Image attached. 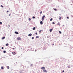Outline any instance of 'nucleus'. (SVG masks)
<instances>
[{"label": "nucleus", "instance_id": "nucleus-1", "mask_svg": "<svg viewBox=\"0 0 73 73\" xmlns=\"http://www.w3.org/2000/svg\"><path fill=\"white\" fill-rule=\"evenodd\" d=\"M45 15H43L42 17V21H44V18L45 17Z\"/></svg>", "mask_w": 73, "mask_h": 73}, {"label": "nucleus", "instance_id": "nucleus-2", "mask_svg": "<svg viewBox=\"0 0 73 73\" xmlns=\"http://www.w3.org/2000/svg\"><path fill=\"white\" fill-rule=\"evenodd\" d=\"M17 40H21V38L20 37H18L17 38Z\"/></svg>", "mask_w": 73, "mask_h": 73}, {"label": "nucleus", "instance_id": "nucleus-3", "mask_svg": "<svg viewBox=\"0 0 73 73\" xmlns=\"http://www.w3.org/2000/svg\"><path fill=\"white\" fill-rule=\"evenodd\" d=\"M41 69H42L43 70H44V69H45V67H41Z\"/></svg>", "mask_w": 73, "mask_h": 73}, {"label": "nucleus", "instance_id": "nucleus-4", "mask_svg": "<svg viewBox=\"0 0 73 73\" xmlns=\"http://www.w3.org/2000/svg\"><path fill=\"white\" fill-rule=\"evenodd\" d=\"M32 35V34H29V35L28 36H31Z\"/></svg>", "mask_w": 73, "mask_h": 73}, {"label": "nucleus", "instance_id": "nucleus-5", "mask_svg": "<svg viewBox=\"0 0 73 73\" xmlns=\"http://www.w3.org/2000/svg\"><path fill=\"white\" fill-rule=\"evenodd\" d=\"M12 54H16V53L14 52H12Z\"/></svg>", "mask_w": 73, "mask_h": 73}, {"label": "nucleus", "instance_id": "nucleus-6", "mask_svg": "<svg viewBox=\"0 0 73 73\" xmlns=\"http://www.w3.org/2000/svg\"><path fill=\"white\" fill-rule=\"evenodd\" d=\"M43 72H46V70H45V69H44L43 70Z\"/></svg>", "mask_w": 73, "mask_h": 73}, {"label": "nucleus", "instance_id": "nucleus-7", "mask_svg": "<svg viewBox=\"0 0 73 73\" xmlns=\"http://www.w3.org/2000/svg\"><path fill=\"white\" fill-rule=\"evenodd\" d=\"M40 24H41L42 25L43 23H42V21H41L40 22Z\"/></svg>", "mask_w": 73, "mask_h": 73}, {"label": "nucleus", "instance_id": "nucleus-8", "mask_svg": "<svg viewBox=\"0 0 73 73\" xmlns=\"http://www.w3.org/2000/svg\"><path fill=\"white\" fill-rule=\"evenodd\" d=\"M35 29H36V27H33V30H35Z\"/></svg>", "mask_w": 73, "mask_h": 73}, {"label": "nucleus", "instance_id": "nucleus-9", "mask_svg": "<svg viewBox=\"0 0 73 73\" xmlns=\"http://www.w3.org/2000/svg\"><path fill=\"white\" fill-rule=\"evenodd\" d=\"M43 31L42 30H41L40 31H39V33H41V32H42Z\"/></svg>", "mask_w": 73, "mask_h": 73}, {"label": "nucleus", "instance_id": "nucleus-10", "mask_svg": "<svg viewBox=\"0 0 73 73\" xmlns=\"http://www.w3.org/2000/svg\"><path fill=\"white\" fill-rule=\"evenodd\" d=\"M15 33L16 34H19V33H18L16 31H15Z\"/></svg>", "mask_w": 73, "mask_h": 73}, {"label": "nucleus", "instance_id": "nucleus-11", "mask_svg": "<svg viewBox=\"0 0 73 73\" xmlns=\"http://www.w3.org/2000/svg\"><path fill=\"white\" fill-rule=\"evenodd\" d=\"M53 29H51L50 30V32H52V30Z\"/></svg>", "mask_w": 73, "mask_h": 73}, {"label": "nucleus", "instance_id": "nucleus-12", "mask_svg": "<svg viewBox=\"0 0 73 73\" xmlns=\"http://www.w3.org/2000/svg\"><path fill=\"white\" fill-rule=\"evenodd\" d=\"M39 38V36H36V38Z\"/></svg>", "mask_w": 73, "mask_h": 73}, {"label": "nucleus", "instance_id": "nucleus-13", "mask_svg": "<svg viewBox=\"0 0 73 73\" xmlns=\"http://www.w3.org/2000/svg\"><path fill=\"white\" fill-rule=\"evenodd\" d=\"M5 38V36L3 37L2 38V40H4Z\"/></svg>", "mask_w": 73, "mask_h": 73}, {"label": "nucleus", "instance_id": "nucleus-14", "mask_svg": "<svg viewBox=\"0 0 73 73\" xmlns=\"http://www.w3.org/2000/svg\"><path fill=\"white\" fill-rule=\"evenodd\" d=\"M42 12V11H41L40 13V15H41Z\"/></svg>", "mask_w": 73, "mask_h": 73}, {"label": "nucleus", "instance_id": "nucleus-15", "mask_svg": "<svg viewBox=\"0 0 73 73\" xmlns=\"http://www.w3.org/2000/svg\"><path fill=\"white\" fill-rule=\"evenodd\" d=\"M52 20H53V18H52L50 19V21H52Z\"/></svg>", "mask_w": 73, "mask_h": 73}, {"label": "nucleus", "instance_id": "nucleus-16", "mask_svg": "<svg viewBox=\"0 0 73 73\" xmlns=\"http://www.w3.org/2000/svg\"><path fill=\"white\" fill-rule=\"evenodd\" d=\"M8 45H9V44H8V43H7L6 44V46H8Z\"/></svg>", "mask_w": 73, "mask_h": 73}, {"label": "nucleus", "instance_id": "nucleus-17", "mask_svg": "<svg viewBox=\"0 0 73 73\" xmlns=\"http://www.w3.org/2000/svg\"><path fill=\"white\" fill-rule=\"evenodd\" d=\"M1 7H2V8H4V6H3V5H1Z\"/></svg>", "mask_w": 73, "mask_h": 73}, {"label": "nucleus", "instance_id": "nucleus-18", "mask_svg": "<svg viewBox=\"0 0 73 73\" xmlns=\"http://www.w3.org/2000/svg\"><path fill=\"white\" fill-rule=\"evenodd\" d=\"M57 25H60V23H58Z\"/></svg>", "mask_w": 73, "mask_h": 73}, {"label": "nucleus", "instance_id": "nucleus-19", "mask_svg": "<svg viewBox=\"0 0 73 73\" xmlns=\"http://www.w3.org/2000/svg\"><path fill=\"white\" fill-rule=\"evenodd\" d=\"M54 11H57V9H54Z\"/></svg>", "mask_w": 73, "mask_h": 73}, {"label": "nucleus", "instance_id": "nucleus-20", "mask_svg": "<svg viewBox=\"0 0 73 73\" xmlns=\"http://www.w3.org/2000/svg\"><path fill=\"white\" fill-rule=\"evenodd\" d=\"M3 53H6V51L5 50H4L3 51Z\"/></svg>", "mask_w": 73, "mask_h": 73}, {"label": "nucleus", "instance_id": "nucleus-21", "mask_svg": "<svg viewBox=\"0 0 73 73\" xmlns=\"http://www.w3.org/2000/svg\"><path fill=\"white\" fill-rule=\"evenodd\" d=\"M7 69H9V66H7Z\"/></svg>", "mask_w": 73, "mask_h": 73}, {"label": "nucleus", "instance_id": "nucleus-22", "mask_svg": "<svg viewBox=\"0 0 73 73\" xmlns=\"http://www.w3.org/2000/svg\"><path fill=\"white\" fill-rule=\"evenodd\" d=\"M59 32L60 34H61V32L60 31H59Z\"/></svg>", "mask_w": 73, "mask_h": 73}, {"label": "nucleus", "instance_id": "nucleus-23", "mask_svg": "<svg viewBox=\"0 0 73 73\" xmlns=\"http://www.w3.org/2000/svg\"><path fill=\"white\" fill-rule=\"evenodd\" d=\"M3 68H3V67L2 66V67H1V69H3Z\"/></svg>", "mask_w": 73, "mask_h": 73}, {"label": "nucleus", "instance_id": "nucleus-24", "mask_svg": "<svg viewBox=\"0 0 73 73\" xmlns=\"http://www.w3.org/2000/svg\"><path fill=\"white\" fill-rule=\"evenodd\" d=\"M29 21H31V18L29 19Z\"/></svg>", "mask_w": 73, "mask_h": 73}, {"label": "nucleus", "instance_id": "nucleus-25", "mask_svg": "<svg viewBox=\"0 0 73 73\" xmlns=\"http://www.w3.org/2000/svg\"><path fill=\"white\" fill-rule=\"evenodd\" d=\"M59 20H61V17H59Z\"/></svg>", "mask_w": 73, "mask_h": 73}, {"label": "nucleus", "instance_id": "nucleus-26", "mask_svg": "<svg viewBox=\"0 0 73 73\" xmlns=\"http://www.w3.org/2000/svg\"><path fill=\"white\" fill-rule=\"evenodd\" d=\"M32 40H33V39H34V37H32Z\"/></svg>", "mask_w": 73, "mask_h": 73}, {"label": "nucleus", "instance_id": "nucleus-27", "mask_svg": "<svg viewBox=\"0 0 73 73\" xmlns=\"http://www.w3.org/2000/svg\"><path fill=\"white\" fill-rule=\"evenodd\" d=\"M53 24H55V23H54V22H52Z\"/></svg>", "mask_w": 73, "mask_h": 73}, {"label": "nucleus", "instance_id": "nucleus-28", "mask_svg": "<svg viewBox=\"0 0 73 73\" xmlns=\"http://www.w3.org/2000/svg\"><path fill=\"white\" fill-rule=\"evenodd\" d=\"M0 24H2V22H0Z\"/></svg>", "mask_w": 73, "mask_h": 73}, {"label": "nucleus", "instance_id": "nucleus-29", "mask_svg": "<svg viewBox=\"0 0 73 73\" xmlns=\"http://www.w3.org/2000/svg\"><path fill=\"white\" fill-rule=\"evenodd\" d=\"M36 35H37V33H35Z\"/></svg>", "mask_w": 73, "mask_h": 73}, {"label": "nucleus", "instance_id": "nucleus-30", "mask_svg": "<svg viewBox=\"0 0 73 73\" xmlns=\"http://www.w3.org/2000/svg\"><path fill=\"white\" fill-rule=\"evenodd\" d=\"M33 19H35V17H33Z\"/></svg>", "mask_w": 73, "mask_h": 73}, {"label": "nucleus", "instance_id": "nucleus-31", "mask_svg": "<svg viewBox=\"0 0 73 73\" xmlns=\"http://www.w3.org/2000/svg\"><path fill=\"white\" fill-rule=\"evenodd\" d=\"M1 49H4V47H2V48H1Z\"/></svg>", "mask_w": 73, "mask_h": 73}, {"label": "nucleus", "instance_id": "nucleus-32", "mask_svg": "<svg viewBox=\"0 0 73 73\" xmlns=\"http://www.w3.org/2000/svg\"><path fill=\"white\" fill-rule=\"evenodd\" d=\"M8 12H9V11H7V13H8Z\"/></svg>", "mask_w": 73, "mask_h": 73}, {"label": "nucleus", "instance_id": "nucleus-33", "mask_svg": "<svg viewBox=\"0 0 73 73\" xmlns=\"http://www.w3.org/2000/svg\"><path fill=\"white\" fill-rule=\"evenodd\" d=\"M67 19H69V17H67Z\"/></svg>", "mask_w": 73, "mask_h": 73}, {"label": "nucleus", "instance_id": "nucleus-34", "mask_svg": "<svg viewBox=\"0 0 73 73\" xmlns=\"http://www.w3.org/2000/svg\"><path fill=\"white\" fill-rule=\"evenodd\" d=\"M68 68H70V66H68Z\"/></svg>", "mask_w": 73, "mask_h": 73}, {"label": "nucleus", "instance_id": "nucleus-35", "mask_svg": "<svg viewBox=\"0 0 73 73\" xmlns=\"http://www.w3.org/2000/svg\"><path fill=\"white\" fill-rule=\"evenodd\" d=\"M12 49H13V50H14L15 49V48H13Z\"/></svg>", "mask_w": 73, "mask_h": 73}, {"label": "nucleus", "instance_id": "nucleus-36", "mask_svg": "<svg viewBox=\"0 0 73 73\" xmlns=\"http://www.w3.org/2000/svg\"><path fill=\"white\" fill-rule=\"evenodd\" d=\"M71 17H73V15H72L71 16Z\"/></svg>", "mask_w": 73, "mask_h": 73}, {"label": "nucleus", "instance_id": "nucleus-37", "mask_svg": "<svg viewBox=\"0 0 73 73\" xmlns=\"http://www.w3.org/2000/svg\"><path fill=\"white\" fill-rule=\"evenodd\" d=\"M62 72H64V70L62 71Z\"/></svg>", "mask_w": 73, "mask_h": 73}, {"label": "nucleus", "instance_id": "nucleus-38", "mask_svg": "<svg viewBox=\"0 0 73 73\" xmlns=\"http://www.w3.org/2000/svg\"><path fill=\"white\" fill-rule=\"evenodd\" d=\"M9 16H11V14H9Z\"/></svg>", "mask_w": 73, "mask_h": 73}, {"label": "nucleus", "instance_id": "nucleus-39", "mask_svg": "<svg viewBox=\"0 0 73 73\" xmlns=\"http://www.w3.org/2000/svg\"><path fill=\"white\" fill-rule=\"evenodd\" d=\"M52 45H54V43H53Z\"/></svg>", "mask_w": 73, "mask_h": 73}, {"label": "nucleus", "instance_id": "nucleus-40", "mask_svg": "<svg viewBox=\"0 0 73 73\" xmlns=\"http://www.w3.org/2000/svg\"><path fill=\"white\" fill-rule=\"evenodd\" d=\"M35 52H36V50H35Z\"/></svg>", "mask_w": 73, "mask_h": 73}, {"label": "nucleus", "instance_id": "nucleus-41", "mask_svg": "<svg viewBox=\"0 0 73 73\" xmlns=\"http://www.w3.org/2000/svg\"><path fill=\"white\" fill-rule=\"evenodd\" d=\"M58 0L59 1V0Z\"/></svg>", "mask_w": 73, "mask_h": 73}, {"label": "nucleus", "instance_id": "nucleus-42", "mask_svg": "<svg viewBox=\"0 0 73 73\" xmlns=\"http://www.w3.org/2000/svg\"><path fill=\"white\" fill-rule=\"evenodd\" d=\"M20 73H21V72H20Z\"/></svg>", "mask_w": 73, "mask_h": 73}]
</instances>
